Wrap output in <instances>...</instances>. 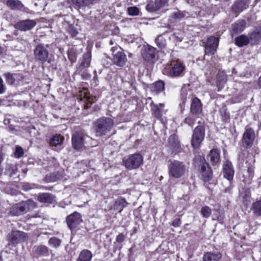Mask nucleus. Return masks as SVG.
Instances as JSON below:
<instances>
[{"mask_svg":"<svg viewBox=\"0 0 261 261\" xmlns=\"http://www.w3.org/2000/svg\"><path fill=\"white\" fill-rule=\"evenodd\" d=\"M186 66L179 60L172 61L169 64L165 65L162 72L164 74L171 77L182 76L185 74Z\"/></svg>","mask_w":261,"mask_h":261,"instance_id":"1","label":"nucleus"},{"mask_svg":"<svg viewBox=\"0 0 261 261\" xmlns=\"http://www.w3.org/2000/svg\"><path fill=\"white\" fill-rule=\"evenodd\" d=\"M194 164L195 167L200 168V176L204 181H208L212 178V171L203 157L196 156Z\"/></svg>","mask_w":261,"mask_h":261,"instance_id":"2","label":"nucleus"},{"mask_svg":"<svg viewBox=\"0 0 261 261\" xmlns=\"http://www.w3.org/2000/svg\"><path fill=\"white\" fill-rule=\"evenodd\" d=\"M186 171L187 166L184 162L176 160L170 161L168 165L170 178H179L184 175Z\"/></svg>","mask_w":261,"mask_h":261,"instance_id":"3","label":"nucleus"},{"mask_svg":"<svg viewBox=\"0 0 261 261\" xmlns=\"http://www.w3.org/2000/svg\"><path fill=\"white\" fill-rule=\"evenodd\" d=\"M114 124L110 118L101 117L95 122V129L97 136L106 135L110 131Z\"/></svg>","mask_w":261,"mask_h":261,"instance_id":"4","label":"nucleus"},{"mask_svg":"<svg viewBox=\"0 0 261 261\" xmlns=\"http://www.w3.org/2000/svg\"><path fill=\"white\" fill-rule=\"evenodd\" d=\"M35 206L36 203L33 200H28L13 205L10 208V213L13 216H19Z\"/></svg>","mask_w":261,"mask_h":261,"instance_id":"5","label":"nucleus"},{"mask_svg":"<svg viewBox=\"0 0 261 261\" xmlns=\"http://www.w3.org/2000/svg\"><path fill=\"white\" fill-rule=\"evenodd\" d=\"M125 167L128 170L138 168L143 163V157L139 153L130 155L123 161Z\"/></svg>","mask_w":261,"mask_h":261,"instance_id":"6","label":"nucleus"},{"mask_svg":"<svg viewBox=\"0 0 261 261\" xmlns=\"http://www.w3.org/2000/svg\"><path fill=\"white\" fill-rule=\"evenodd\" d=\"M48 45L40 44L36 46L34 50V59L42 63L47 61L48 57Z\"/></svg>","mask_w":261,"mask_h":261,"instance_id":"7","label":"nucleus"},{"mask_svg":"<svg viewBox=\"0 0 261 261\" xmlns=\"http://www.w3.org/2000/svg\"><path fill=\"white\" fill-rule=\"evenodd\" d=\"M111 51L113 55L114 63L118 66H124L127 61V58L122 48L118 46H114L112 47Z\"/></svg>","mask_w":261,"mask_h":261,"instance_id":"8","label":"nucleus"},{"mask_svg":"<svg viewBox=\"0 0 261 261\" xmlns=\"http://www.w3.org/2000/svg\"><path fill=\"white\" fill-rule=\"evenodd\" d=\"M204 128L203 126H198L195 128L192 135L191 144L194 148H198L204 137Z\"/></svg>","mask_w":261,"mask_h":261,"instance_id":"9","label":"nucleus"},{"mask_svg":"<svg viewBox=\"0 0 261 261\" xmlns=\"http://www.w3.org/2000/svg\"><path fill=\"white\" fill-rule=\"evenodd\" d=\"M27 234L19 230L12 231L7 236V240L13 245L24 242L27 240Z\"/></svg>","mask_w":261,"mask_h":261,"instance_id":"10","label":"nucleus"},{"mask_svg":"<svg viewBox=\"0 0 261 261\" xmlns=\"http://www.w3.org/2000/svg\"><path fill=\"white\" fill-rule=\"evenodd\" d=\"M218 44L219 40L217 38L213 36L208 37L205 46V56L214 55L216 51ZM204 59H205V57H204Z\"/></svg>","mask_w":261,"mask_h":261,"instance_id":"11","label":"nucleus"},{"mask_svg":"<svg viewBox=\"0 0 261 261\" xmlns=\"http://www.w3.org/2000/svg\"><path fill=\"white\" fill-rule=\"evenodd\" d=\"M73 18L70 16H65L62 21L63 27L70 35L74 37L78 34L77 29L72 25Z\"/></svg>","mask_w":261,"mask_h":261,"instance_id":"12","label":"nucleus"},{"mask_svg":"<svg viewBox=\"0 0 261 261\" xmlns=\"http://www.w3.org/2000/svg\"><path fill=\"white\" fill-rule=\"evenodd\" d=\"M85 136L82 132H76L72 136V145L76 150L82 149L84 145Z\"/></svg>","mask_w":261,"mask_h":261,"instance_id":"13","label":"nucleus"},{"mask_svg":"<svg viewBox=\"0 0 261 261\" xmlns=\"http://www.w3.org/2000/svg\"><path fill=\"white\" fill-rule=\"evenodd\" d=\"M255 139V133L254 130L251 128H246L243 134L242 138V143L243 146L245 147H251Z\"/></svg>","mask_w":261,"mask_h":261,"instance_id":"14","label":"nucleus"},{"mask_svg":"<svg viewBox=\"0 0 261 261\" xmlns=\"http://www.w3.org/2000/svg\"><path fill=\"white\" fill-rule=\"evenodd\" d=\"M79 97L81 100L84 101L86 103L87 108L96 100V97L91 96L88 89L85 88H82L79 91Z\"/></svg>","mask_w":261,"mask_h":261,"instance_id":"15","label":"nucleus"},{"mask_svg":"<svg viewBox=\"0 0 261 261\" xmlns=\"http://www.w3.org/2000/svg\"><path fill=\"white\" fill-rule=\"evenodd\" d=\"M36 24L37 22L35 20L27 19L17 22L14 27L21 31H27L33 29Z\"/></svg>","mask_w":261,"mask_h":261,"instance_id":"16","label":"nucleus"},{"mask_svg":"<svg viewBox=\"0 0 261 261\" xmlns=\"http://www.w3.org/2000/svg\"><path fill=\"white\" fill-rule=\"evenodd\" d=\"M157 50L155 48L147 46L145 47L142 52V56L144 60L147 62H154L155 60Z\"/></svg>","mask_w":261,"mask_h":261,"instance_id":"17","label":"nucleus"},{"mask_svg":"<svg viewBox=\"0 0 261 261\" xmlns=\"http://www.w3.org/2000/svg\"><path fill=\"white\" fill-rule=\"evenodd\" d=\"M66 221L68 227L72 229L78 226L82 220L80 214L74 212L67 217Z\"/></svg>","mask_w":261,"mask_h":261,"instance_id":"18","label":"nucleus"},{"mask_svg":"<svg viewBox=\"0 0 261 261\" xmlns=\"http://www.w3.org/2000/svg\"><path fill=\"white\" fill-rule=\"evenodd\" d=\"M7 5L12 10H20L27 13H31L29 8L24 7L19 0H8L7 1Z\"/></svg>","mask_w":261,"mask_h":261,"instance_id":"19","label":"nucleus"},{"mask_svg":"<svg viewBox=\"0 0 261 261\" xmlns=\"http://www.w3.org/2000/svg\"><path fill=\"white\" fill-rule=\"evenodd\" d=\"M169 0H155L154 2H150L146 6L147 11L154 12L164 7Z\"/></svg>","mask_w":261,"mask_h":261,"instance_id":"20","label":"nucleus"},{"mask_svg":"<svg viewBox=\"0 0 261 261\" xmlns=\"http://www.w3.org/2000/svg\"><path fill=\"white\" fill-rule=\"evenodd\" d=\"M223 171L225 178L229 181L233 178L234 171L232 165L230 161H226L224 163Z\"/></svg>","mask_w":261,"mask_h":261,"instance_id":"21","label":"nucleus"},{"mask_svg":"<svg viewBox=\"0 0 261 261\" xmlns=\"http://www.w3.org/2000/svg\"><path fill=\"white\" fill-rule=\"evenodd\" d=\"M254 167L253 164H249L247 169L244 171L243 175V181L245 185H250L252 182V178L254 177Z\"/></svg>","mask_w":261,"mask_h":261,"instance_id":"22","label":"nucleus"},{"mask_svg":"<svg viewBox=\"0 0 261 261\" xmlns=\"http://www.w3.org/2000/svg\"><path fill=\"white\" fill-rule=\"evenodd\" d=\"M64 140V137L60 135H56L50 139L49 144L54 149L60 150Z\"/></svg>","mask_w":261,"mask_h":261,"instance_id":"23","label":"nucleus"},{"mask_svg":"<svg viewBox=\"0 0 261 261\" xmlns=\"http://www.w3.org/2000/svg\"><path fill=\"white\" fill-rule=\"evenodd\" d=\"M190 110L191 113L194 115L199 114L202 112V103L198 98L195 97L192 99Z\"/></svg>","mask_w":261,"mask_h":261,"instance_id":"24","label":"nucleus"},{"mask_svg":"<svg viewBox=\"0 0 261 261\" xmlns=\"http://www.w3.org/2000/svg\"><path fill=\"white\" fill-rule=\"evenodd\" d=\"M37 200L40 202L47 204H53L56 202L55 197L53 194L48 193L39 194Z\"/></svg>","mask_w":261,"mask_h":261,"instance_id":"25","label":"nucleus"},{"mask_svg":"<svg viewBox=\"0 0 261 261\" xmlns=\"http://www.w3.org/2000/svg\"><path fill=\"white\" fill-rule=\"evenodd\" d=\"M222 257V254L219 251L207 252L203 256V261H219Z\"/></svg>","mask_w":261,"mask_h":261,"instance_id":"26","label":"nucleus"},{"mask_svg":"<svg viewBox=\"0 0 261 261\" xmlns=\"http://www.w3.org/2000/svg\"><path fill=\"white\" fill-rule=\"evenodd\" d=\"M248 0H237L232 7V10L235 13H240L246 9Z\"/></svg>","mask_w":261,"mask_h":261,"instance_id":"27","label":"nucleus"},{"mask_svg":"<svg viewBox=\"0 0 261 261\" xmlns=\"http://www.w3.org/2000/svg\"><path fill=\"white\" fill-rule=\"evenodd\" d=\"M127 204L128 203L126 201L124 198L120 197L115 201L111 209L117 211L120 213L123 210V208L126 206Z\"/></svg>","mask_w":261,"mask_h":261,"instance_id":"28","label":"nucleus"},{"mask_svg":"<svg viewBox=\"0 0 261 261\" xmlns=\"http://www.w3.org/2000/svg\"><path fill=\"white\" fill-rule=\"evenodd\" d=\"M164 103H159V105H153L151 110L154 116L158 119H160L162 117Z\"/></svg>","mask_w":261,"mask_h":261,"instance_id":"29","label":"nucleus"},{"mask_svg":"<svg viewBox=\"0 0 261 261\" xmlns=\"http://www.w3.org/2000/svg\"><path fill=\"white\" fill-rule=\"evenodd\" d=\"M92 256V253L90 251L84 249L80 252L76 261H91Z\"/></svg>","mask_w":261,"mask_h":261,"instance_id":"30","label":"nucleus"},{"mask_svg":"<svg viewBox=\"0 0 261 261\" xmlns=\"http://www.w3.org/2000/svg\"><path fill=\"white\" fill-rule=\"evenodd\" d=\"M34 253L39 256H48L49 255V249L44 245H39L34 247Z\"/></svg>","mask_w":261,"mask_h":261,"instance_id":"31","label":"nucleus"},{"mask_svg":"<svg viewBox=\"0 0 261 261\" xmlns=\"http://www.w3.org/2000/svg\"><path fill=\"white\" fill-rule=\"evenodd\" d=\"M246 21L244 20H241L232 24V31L234 33H241L245 29L246 27Z\"/></svg>","mask_w":261,"mask_h":261,"instance_id":"32","label":"nucleus"},{"mask_svg":"<svg viewBox=\"0 0 261 261\" xmlns=\"http://www.w3.org/2000/svg\"><path fill=\"white\" fill-rule=\"evenodd\" d=\"M208 158L213 165H215L220 161V151L216 149L211 150L208 154Z\"/></svg>","mask_w":261,"mask_h":261,"instance_id":"33","label":"nucleus"},{"mask_svg":"<svg viewBox=\"0 0 261 261\" xmlns=\"http://www.w3.org/2000/svg\"><path fill=\"white\" fill-rule=\"evenodd\" d=\"M165 84L162 81H159L153 83L151 87V90L152 92L155 93H160L164 90Z\"/></svg>","mask_w":261,"mask_h":261,"instance_id":"34","label":"nucleus"},{"mask_svg":"<svg viewBox=\"0 0 261 261\" xmlns=\"http://www.w3.org/2000/svg\"><path fill=\"white\" fill-rule=\"evenodd\" d=\"M249 39L250 38H249L246 36L242 35L235 39V43L237 46L242 47L247 45L249 42Z\"/></svg>","mask_w":261,"mask_h":261,"instance_id":"35","label":"nucleus"},{"mask_svg":"<svg viewBox=\"0 0 261 261\" xmlns=\"http://www.w3.org/2000/svg\"><path fill=\"white\" fill-rule=\"evenodd\" d=\"M197 117L195 116V115L191 113L185 118L184 121L181 123V125H182L183 123H185L191 127H193L197 120Z\"/></svg>","mask_w":261,"mask_h":261,"instance_id":"36","label":"nucleus"},{"mask_svg":"<svg viewBox=\"0 0 261 261\" xmlns=\"http://www.w3.org/2000/svg\"><path fill=\"white\" fill-rule=\"evenodd\" d=\"M253 213L256 216H261V200L254 202L252 205Z\"/></svg>","mask_w":261,"mask_h":261,"instance_id":"37","label":"nucleus"},{"mask_svg":"<svg viewBox=\"0 0 261 261\" xmlns=\"http://www.w3.org/2000/svg\"><path fill=\"white\" fill-rule=\"evenodd\" d=\"M94 1V0H72V3L79 8L92 4Z\"/></svg>","mask_w":261,"mask_h":261,"instance_id":"38","label":"nucleus"},{"mask_svg":"<svg viewBox=\"0 0 261 261\" xmlns=\"http://www.w3.org/2000/svg\"><path fill=\"white\" fill-rule=\"evenodd\" d=\"M250 39L253 40L255 42L261 40V29L256 30L252 33L250 35Z\"/></svg>","mask_w":261,"mask_h":261,"instance_id":"39","label":"nucleus"},{"mask_svg":"<svg viewBox=\"0 0 261 261\" xmlns=\"http://www.w3.org/2000/svg\"><path fill=\"white\" fill-rule=\"evenodd\" d=\"M84 61L81 63L83 68H87L89 66L91 62V54L87 53L84 55Z\"/></svg>","mask_w":261,"mask_h":261,"instance_id":"40","label":"nucleus"},{"mask_svg":"<svg viewBox=\"0 0 261 261\" xmlns=\"http://www.w3.org/2000/svg\"><path fill=\"white\" fill-rule=\"evenodd\" d=\"M156 45L160 48H164L166 45V42L165 38L162 36H158L155 39Z\"/></svg>","mask_w":261,"mask_h":261,"instance_id":"41","label":"nucleus"},{"mask_svg":"<svg viewBox=\"0 0 261 261\" xmlns=\"http://www.w3.org/2000/svg\"><path fill=\"white\" fill-rule=\"evenodd\" d=\"M61 241L57 237H52L48 241V244L52 247L58 248L61 245Z\"/></svg>","mask_w":261,"mask_h":261,"instance_id":"42","label":"nucleus"},{"mask_svg":"<svg viewBox=\"0 0 261 261\" xmlns=\"http://www.w3.org/2000/svg\"><path fill=\"white\" fill-rule=\"evenodd\" d=\"M17 171L18 169L17 166L15 164L9 165L6 169V172L10 176H12L14 175H15L17 172Z\"/></svg>","mask_w":261,"mask_h":261,"instance_id":"43","label":"nucleus"},{"mask_svg":"<svg viewBox=\"0 0 261 261\" xmlns=\"http://www.w3.org/2000/svg\"><path fill=\"white\" fill-rule=\"evenodd\" d=\"M201 213L204 218H209L212 214V210L208 206H204L201 209Z\"/></svg>","mask_w":261,"mask_h":261,"instance_id":"44","label":"nucleus"},{"mask_svg":"<svg viewBox=\"0 0 261 261\" xmlns=\"http://www.w3.org/2000/svg\"><path fill=\"white\" fill-rule=\"evenodd\" d=\"M16 74H12L10 73H7L4 74V76L6 77V82L8 84L12 85L14 83L15 81L14 76Z\"/></svg>","mask_w":261,"mask_h":261,"instance_id":"45","label":"nucleus"},{"mask_svg":"<svg viewBox=\"0 0 261 261\" xmlns=\"http://www.w3.org/2000/svg\"><path fill=\"white\" fill-rule=\"evenodd\" d=\"M218 81L217 82V85L219 86L221 84H223L226 81V75L223 72H219L217 76Z\"/></svg>","mask_w":261,"mask_h":261,"instance_id":"46","label":"nucleus"},{"mask_svg":"<svg viewBox=\"0 0 261 261\" xmlns=\"http://www.w3.org/2000/svg\"><path fill=\"white\" fill-rule=\"evenodd\" d=\"M127 12L129 15L136 16L139 13V10L136 7H130L127 8Z\"/></svg>","mask_w":261,"mask_h":261,"instance_id":"47","label":"nucleus"},{"mask_svg":"<svg viewBox=\"0 0 261 261\" xmlns=\"http://www.w3.org/2000/svg\"><path fill=\"white\" fill-rule=\"evenodd\" d=\"M220 113H221V115L223 117V120L227 121L229 119V115L228 113H227L225 107L221 108L220 109Z\"/></svg>","mask_w":261,"mask_h":261,"instance_id":"48","label":"nucleus"},{"mask_svg":"<svg viewBox=\"0 0 261 261\" xmlns=\"http://www.w3.org/2000/svg\"><path fill=\"white\" fill-rule=\"evenodd\" d=\"M240 196L243 198V200L247 201L250 197V193L248 189H245L243 192H241Z\"/></svg>","mask_w":261,"mask_h":261,"instance_id":"49","label":"nucleus"},{"mask_svg":"<svg viewBox=\"0 0 261 261\" xmlns=\"http://www.w3.org/2000/svg\"><path fill=\"white\" fill-rule=\"evenodd\" d=\"M24 153L23 149L19 146H17L14 152V155L17 158L21 157Z\"/></svg>","mask_w":261,"mask_h":261,"instance_id":"50","label":"nucleus"},{"mask_svg":"<svg viewBox=\"0 0 261 261\" xmlns=\"http://www.w3.org/2000/svg\"><path fill=\"white\" fill-rule=\"evenodd\" d=\"M22 188L24 190L27 191L30 189L37 188L38 186L33 184L24 183Z\"/></svg>","mask_w":261,"mask_h":261,"instance_id":"51","label":"nucleus"},{"mask_svg":"<svg viewBox=\"0 0 261 261\" xmlns=\"http://www.w3.org/2000/svg\"><path fill=\"white\" fill-rule=\"evenodd\" d=\"M181 95L182 102L180 103L179 106L181 107V108L182 109V108H184L186 102V100H187V93L186 92L185 93L184 91H182L181 94Z\"/></svg>","mask_w":261,"mask_h":261,"instance_id":"52","label":"nucleus"},{"mask_svg":"<svg viewBox=\"0 0 261 261\" xmlns=\"http://www.w3.org/2000/svg\"><path fill=\"white\" fill-rule=\"evenodd\" d=\"M6 91V87L3 79L0 76V94L4 93Z\"/></svg>","mask_w":261,"mask_h":261,"instance_id":"53","label":"nucleus"},{"mask_svg":"<svg viewBox=\"0 0 261 261\" xmlns=\"http://www.w3.org/2000/svg\"><path fill=\"white\" fill-rule=\"evenodd\" d=\"M186 15L185 12H177L174 13L175 17L176 18H182L185 17Z\"/></svg>","mask_w":261,"mask_h":261,"instance_id":"54","label":"nucleus"},{"mask_svg":"<svg viewBox=\"0 0 261 261\" xmlns=\"http://www.w3.org/2000/svg\"><path fill=\"white\" fill-rule=\"evenodd\" d=\"M125 238V236L123 233H119L117 237L116 240L118 243L122 242Z\"/></svg>","mask_w":261,"mask_h":261,"instance_id":"55","label":"nucleus"},{"mask_svg":"<svg viewBox=\"0 0 261 261\" xmlns=\"http://www.w3.org/2000/svg\"><path fill=\"white\" fill-rule=\"evenodd\" d=\"M181 224V221L180 219L179 218H176L173 221L172 225L174 227H179Z\"/></svg>","mask_w":261,"mask_h":261,"instance_id":"56","label":"nucleus"},{"mask_svg":"<svg viewBox=\"0 0 261 261\" xmlns=\"http://www.w3.org/2000/svg\"><path fill=\"white\" fill-rule=\"evenodd\" d=\"M82 76L83 77V79H88L90 77V75L88 74H86L85 75L82 74Z\"/></svg>","mask_w":261,"mask_h":261,"instance_id":"57","label":"nucleus"},{"mask_svg":"<svg viewBox=\"0 0 261 261\" xmlns=\"http://www.w3.org/2000/svg\"><path fill=\"white\" fill-rule=\"evenodd\" d=\"M258 83L259 86L261 88V76L258 79Z\"/></svg>","mask_w":261,"mask_h":261,"instance_id":"58","label":"nucleus"},{"mask_svg":"<svg viewBox=\"0 0 261 261\" xmlns=\"http://www.w3.org/2000/svg\"><path fill=\"white\" fill-rule=\"evenodd\" d=\"M3 172V170L2 168H0V176L2 174Z\"/></svg>","mask_w":261,"mask_h":261,"instance_id":"59","label":"nucleus"},{"mask_svg":"<svg viewBox=\"0 0 261 261\" xmlns=\"http://www.w3.org/2000/svg\"><path fill=\"white\" fill-rule=\"evenodd\" d=\"M2 53H3V48L0 47V55L2 54Z\"/></svg>","mask_w":261,"mask_h":261,"instance_id":"60","label":"nucleus"},{"mask_svg":"<svg viewBox=\"0 0 261 261\" xmlns=\"http://www.w3.org/2000/svg\"><path fill=\"white\" fill-rule=\"evenodd\" d=\"M110 44H111V45H112V44H113V42H112V41H111V42H110Z\"/></svg>","mask_w":261,"mask_h":261,"instance_id":"61","label":"nucleus"},{"mask_svg":"<svg viewBox=\"0 0 261 261\" xmlns=\"http://www.w3.org/2000/svg\"><path fill=\"white\" fill-rule=\"evenodd\" d=\"M254 160H252V163H253V164L254 163Z\"/></svg>","mask_w":261,"mask_h":261,"instance_id":"62","label":"nucleus"}]
</instances>
